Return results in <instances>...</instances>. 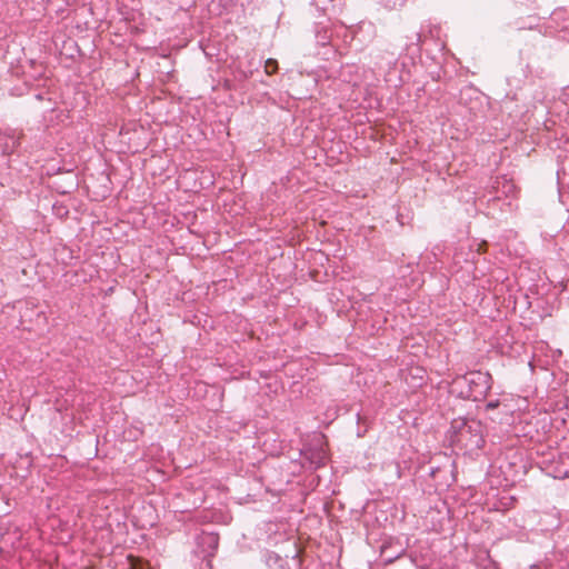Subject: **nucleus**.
<instances>
[{"label":"nucleus","instance_id":"obj_4","mask_svg":"<svg viewBox=\"0 0 569 569\" xmlns=\"http://www.w3.org/2000/svg\"><path fill=\"white\" fill-rule=\"evenodd\" d=\"M266 565L269 569H290L288 559L272 551L267 552Z\"/></svg>","mask_w":569,"mask_h":569},{"label":"nucleus","instance_id":"obj_11","mask_svg":"<svg viewBox=\"0 0 569 569\" xmlns=\"http://www.w3.org/2000/svg\"><path fill=\"white\" fill-rule=\"evenodd\" d=\"M207 539L209 540L210 546H213L214 548L218 546V537L217 536L209 535L207 537Z\"/></svg>","mask_w":569,"mask_h":569},{"label":"nucleus","instance_id":"obj_10","mask_svg":"<svg viewBox=\"0 0 569 569\" xmlns=\"http://www.w3.org/2000/svg\"><path fill=\"white\" fill-rule=\"evenodd\" d=\"M499 405H500L499 400H492L486 405V408H487V410H493V409L498 408Z\"/></svg>","mask_w":569,"mask_h":569},{"label":"nucleus","instance_id":"obj_5","mask_svg":"<svg viewBox=\"0 0 569 569\" xmlns=\"http://www.w3.org/2000/svg\"><path fill=\"white\" fill-rule=\"evenodd\" d=\"M30 68L32 69L30 76L33 80H40L44 78L46 67L42 63L30 60Z\"/></svg>","mask_w":569,"mask_h":569},{"label":"nucleus","instance_id":"obj_12","mask_svg":"<svg viewBox=\"0 0 569 569\" xmlns=\"http://www.w3.org/2000/svg\"><path fill=\"white\" fill-rule=\"evenodd\" d=\"M321 39H322V47H325L323 40L327 39V36H326V31H323V30H322Z\"/></svg>","mask_w":569,"mask_h":569},{"label":"nucleus","instance_id":"obj_8","mask_svg":"<svg viewBox=\"0 0 569 569\" xmlns=\"http://www.w3.org/2000/svg\"><path fill=\"white\" fill-rule=\"evenodd\" d=\"M515 184L510 181H507L506 179H503V182H502V193L505 196H509L511 194L513 191H515Z\"/></svg>","mask_w":569,"mask_h":569},{"label":"nucleus","instance_id":"obj_1","mask_svg":"<svg viewBox=\"0 0 569 569\" xmlns=\"http://www.w3.org/2000/svg\"><path fill=\"white\" fill-rule=\"evenodd\" d=\"M460 388L459 396L472 401L483 400L492 387V377L489 372L471 371L453 381Z\"/></svg>","mask_w":569,"mask_h":569},{"label":"nucleus","instance_id":"obj_9","mask_svg":"<svg viewBox=\"0 0 569 569\" xmlns=\"http://www.w3.org/2000/svg\"><path fill=\"white\" fill-rule=\"evenodd\" d=\"M146 563L138 558H130V567L131 569H144Z\"/></svg>","mask_w":569,"mask_h":569},{"label":"nucleus","instance_id":"obj_7","mask_svg":"<svg viewBox=\"0 0 569 569\" xmlns=\"http://www.w3.org/2000/svg\"><path fill=\"white\" fill-rule=\"evenodd\" d=\"M266 72L268 74H273L278 71V61L274 59H268L264 64Z\"/></svg>","mask_w":569,"mask_h":569},{"label":"nucleus","instance_id":"obj_6","mask_svg":"<svg viewBox=\"0 0 569 569\" xmlns=\"http://www.w3.org/2000/svg\"><path fill=\"white\" fill-rule=\"evenodd\" d=\"M390 549V545H382L381 547V556L383 557L386 562H392L403 553V549L400 548L398 551L395 552V555H389Z\"/></svg>","mask_w":569,"mask_h":569},{"label":"nucleus","instance_id":"obj_2","mask_svg":"<svg viewBox=\"0 0 569 569\" xmlns=\"http://www.w3.org/2000/svg\"><path fill=\"white\" fill-rule=\"evenodd\" d=\"M455 429L453 441L462 443L465 446H472L480 448L483 443L481 436V425L476 420L467 421L460 420L452 425Z\"/></svg>","mask_w":569,"mask_h":569},{"label":"nucleus","instance_id":"obj_14","mask_svg":"<svg viewBox=\"0 0 569 569\" xmlns=\"http://www.w3.org/2000/svg\"><path fill=\"white\" fill-rule=\"evenodd\" d=\"M321 452H322V453L325 452V449H323V448L321 449ZM323 458H325V457L322 456V459H323Z\"/></svg>","mask_w":569,"mask_h":569},{"label":"nucleus","instance_id":"obj_3","mask_svg":"<svg viewBox=\"0 0 569 569\" xmlns=\"http://www.w3.org/2000/svg\"><path fill=\"white\" fill-rule=\"evenodd\" d=\"M400 52L399 54H406L411 60L420 58L422 36L418 31H412L410 34L401 36L398 39Z\"/></svg>","mask_w":569,"mask_h":569},{"label":"nucleus","instance_id":"obj_13","mask_svg":"<svg viewBox=\"0 0 569 569\" xmlns=\"http://www.w3.org/2000/svg\"><path fill=\"white\" fill-rule=\"evenodd\" d=\"M316 468H318L320 466V461H316Z\"/></svg>","mask_w":569,"mask_h":569}]
</instances>
